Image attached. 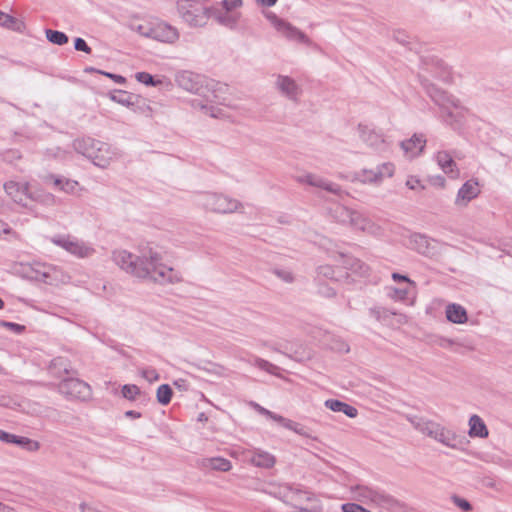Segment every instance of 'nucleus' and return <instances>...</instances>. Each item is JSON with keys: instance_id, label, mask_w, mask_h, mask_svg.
Listing matches in <instances>:
<instances>
[{"instance_id": "f257e3e1", "label": "nucleus", "mask_w": 512, "mask_h": 512, "mask_svg": "<svg viewBox=\"0 0 512 512\" xmlns=\"http://www.w3.org/2000/svg\"><path fill=\"white\" fill-rule=\"evenodd\" d=\"M428 96L439 106L443 122L454 130L459 129L468 111L458 99L428 81L422 82Z\"/></svg>"}, {"instance_id": "f03ea898", "label": "nucleus", "mask_w": 512, "mask_h": 512, "mask_svg": "<svg viewBox=\"0 0 512 512\" xmlns=\"http://www.w3.org/2000/svg\"><path fill=\"white\" fill-rule=\"evenodd\" d=\"M406 419L417 431L444 446L455 450H464L468 444V440L464 436L437 422L416 415H407Z\"/></svg>"}, {"instance_id": "7ed1b4c3", "label": "nucleus", "mask_w": 512, "mask_h": 512, "mask_svg": "<svg viewBox=\"0 0 512 512\" xmlns=\"http://www.w3.org/2000/svg\"><path fill=\"white\" fill-rule=\"evenodd\" d=\"M349 491L354 500L367 505H375L386 509L396 510L405 508V504L385 491L364 484L350 485Z\"/></svg>"}, {"instance_id": "20e7f679", "label": "nucleus", "mask_w": 512, "mask_h": 512, "mask_svg": "<svg viewBox=\"0 0 512 512\" xmlns=\"http://www.w3.org/2000/svg\"><path fill=\"white\" fill-rule=\"evenodd\" d=\"M149 275L141 279L149 280L160 285L177 284L183 281L180 271L162 263V256L153 249L147 250V261L145 264Z\"/></svg>"}, {"instance_id": "39448f33", "label": "nucleus", "mask_w": 512, "mask_h": 512, "mask_svg": "<svg viewBox=\"0 0 512 512\" xmlns=\"http://www.w3.org/2000/svg\"><path fill=\"white\" fill-rule=\"evenodd\" d=\"M195 202L205 210L221 214L234 213L243 208L242 203L237 199L211 192L198 194Z\"/></svg>"}, {"instance_id": "423d86ee", "label": "nucleus", "mask_w": 512, "mask_h": 512, "mask_svg": "<svg viewBox=\"0 0 512 512\" xmlns=\"http://www.w3.org/2000/svg\"><path fill=\"white\" fill-rule=\"evenodd\" d=\"M112 260L120 269L134 277L141 279L142 276L149 275L145 266L147 251H144L141 256H136L127 250H114Z\"/></svg>"}, {"instance_id": "0eeeda50", "label": "nucleus", "mask_w": 512, "mask_h": 512, "mask_svg": "<svg viewBox=\"0 0 512 512\" xmlns=\"http://www.w3.org/2000/svg\"><path fill=\"white\" fill-rule=\"evenodd\" d=\"M51 242L77 258H88L95 253L89 243L71 235H56L51 238Z\"/></svg>"}, {"instance_id": "6e6552de", "label": "nucleus", "mask_w": 512, "mask_h": 512, "mask_svg": "<svg viewBox=\"0 0 512 512\" xmlns=\"http://www.w3.org/2000/svg\"><path fill=\"white\" fill-rule=\"evenodd\" d=\"M395 167L391 162H385L374 169H362L352 176L353 182L362 184H380L385 178L393 176Z\"/></svg>"}, {"instance_id": "1a4fd4ad", "label": "nucleus", "mask_w": 512, "mask_h": 512, "mask_svg": "<svg viewBox=\"0 0 512 512\" xmlns=\"http://www.w3.org/2000/svg\"><path fill=\"white\" fill-rule=\"evenodd\" d=\"M58 391L68 399L86 400L90 397V386L74 377L63 379L58 385Z\"/></svg>"}, {"instance_id": "9d476101", "label": "nucleus", "mask_w": 512, "mask_h": 512, "mask_svg": "<svg viewBox=\"0 0 512 512\" xmlns=\"http://www.w3.org/2000/svg\"><path fill=\"white\" fill-rule=\"evenodd\" d=\"M358 131L360 139L370 148L377 152H384L388 149V143L385 136L380 131H376L368 125L359 124Z\"/></svg>"}, {"instance_id": "9b49d317", "label": "nucleus", "mask_w": 512, "mask_h": 512, "mask_svg": "<svg viewBox=\"0 0 512 512\" xmlns=\"http://www.w3.org/2000/svg\"><path fill=\"white\" fill-rule=\"evenodd\" d=\"M436 241L420 233H413L408 238V246L417 253L432 257L437 253Z\"/></svg>"}, {"instance_id": "f8f14e48", "label": "nucleus", "mask_w": 512, "mask_h": 512, "mask_svg": "<svg viewBox=\"0 0 512 512\" xmlns=\"http://www.w3.org/2000/svg\"><path fill=\"white\" fill-rule=\"evenodd\" d=\"M207 12L219 25L230 30H236L242 18V13L240 11L210 8L207 9Z\"/></svg>"}, {"instance_id": "ddd939ff", "label": "nucleus", "mask_w": 512, "mask_h": 512, "mask_svg": "<svg viewBox=\"0 0 512 512\" xmlns=\"http://www.w3.org/2000/svg\"><path fill=\"white\" fill-rule=\"evenodd\" d=\"M178 10L183 20L189 25L197 27L205 24L207 10L203 12L198 6L190 2L180 4Z\"/></svg>"}, {"instance_id": "4468645a", "label": "nucleus", "mask_w": 512, "mask_h": 512, "mask_svg": "<svg viewBox=\"0 0 512 512\" xmlns=\"http://www.w3.org/2000/svg\"><path fill=\"white\" fill-rule=\"evenodd\" d=\"M275 86L287 99L298 102L302 89L293 78L286 75H278Z\"/></svg>"}, {"instance_id": "2eb2a0df", "label": "nucleus", "mask_w": 512, "mask_h": 512, "mask_svg": "<svg viewBox=\"0 0 512 512\" xmlns=\"http://www.w3.org/2000/svg\"><path fill=\"white\" fill-rule=\"evenodd\" d=\"M44 182L50 184L54 189L66 194L75 195L81 190L78 181L66 178L61 175L48 174L44 177Z\"/></svg>"}, {"instance_id": "dca6fc26", "label": "nucleus", "mask_w": 512, "mask_h": 512, "mask_svg": "<svg viewBox=\"0 0 512 512\" xmlns=\"http://www.w3.org/2000/svg\"><path fill=\"white\" fill-rule=\"evenodd\" d=\"M152 39L159 42L172 44L179 38L178 30L164 22L153 24Z\"/></svg>"}, {"instance_id": "f3484780", "label": "nucleus", "mask_w": 512, "mask_h": 512, "mask_svg": "<svg viewBox=\"0 0 512 512\" xmlns=\"http://www.w3.org/2000/svg\"><path fill=\"white\" fill-rule=\"evenodd\" d=\"M350 226L371 235H379L381 227L359 211L353 210Z\"/></svg>"}, {"instance_id": "a211bd4d", "label": "nucleus", "mask_w": 512, "mask_h": 512, "mask_svg": "<svg viewBox=\"0 0 512 512\" xmlns=\"http://www.w3.org/2000/svg\"><path fill=\"white\" fill-rule=\"evenodd\" d=\"M0 441L8 444H15L30 452H35L40 448V443L38 441L14 435L4 430H0Z\"/></svg>"}, {"instance_id": "6ab92c4d", "label": "nucleus", "mask_w": 512, "mask_h": 512, "mask_svg": "<svg viewBox=\"0 0 512 512\" xmlns=\"http://www.w3.org/2000/svg\"><path fill=\"white\" fill-rule=\"evenodd\" d=\"M4 189L15 203L22 206L28 205L30 196L26 184H19L17 182L10 181L4 184Z\"/></svg>"}, {"instance_id": "aec40b11", "label": "nucleus", "mask_w": 512, "mask_h": 512, "mask_svg": "<svg viewBox=\"0 0 512 512\" xmlns=\"http://www.w3.org/2000/svg\"><path fill=\"white\" fill-rule=\"evenodd\" d=\"M480 193L478 183L473 180L466 181L458 190L455 204L458 206H466L471 200L476 198Z\"/></svg>"}, {"instance_id": "412c9836", "label": "nucleus", "mask_w": 512, "mask_h": 512, "mask_svg": "<svg viewBox=\"0 0 512 512\" xmlns=\"http://www.w3.org/2000/svg\"><path fill=\"white\" fill-rule=\"evenodd\" d=\"M176 82L181 88L192 93H199L202 88L201 77L189 71L178 73Z\"/></svg>"}, {"instance_id": "4be33fe9", "label": "nucleus", "mask_w": 512, "mask_h": 512, "mask_svg": "<svg viewBox=\"0 0 512 512\" xmlns=\"http://www.w3.org/2000/svg\"><path fill=\"white\" fill-rule=\"evenodd\" d=\"M249 461L252 465L256 467L270 469L275 465L276 458L271 453L256 448L250 451Z\"/></svg>"}, {"instance_id": "5701e85b", "label": "nucleus", "mask_w": 512, "mask_h": 512, "mask_svg": "<svg viewBox=\"0 0 512 512\" xmlns=\"http://www.w3.org/2000/svg\"><path fill=\"white\" fill-rule=\"evenodd\" d=\"M324 405L331 411L343 413L349 418H355L358 414V411L355 407L337 399H327L324 402Z\"/></svg>"}, {"instance_id": "b1692460", "label": "nucleus", "mask_w": 512, "mask_h": 512, "mask_svg": "<svg viewBox=\"0 0 512 512\" xmlns=\"http://www.w3.org/2000/svg\"><path fill=\"white\" fill-rule=\"evenodd\" d=\"M425 144L426 139L422 134H414L410 139L402 141L401 147L405 152L417 155L424 149Z\"/></svg>"}, {"instance_id": "393cba45", "label": "nucleus", "mask_w": 512, "mask_h": 512, "mask_svg": "<svg viewBox=\"0 0 512 512\" xmlns=\"http://www.w3.org/2000/svg\"><path fill=\"white\" fill-rule=\"evenodd\" d=\"M49 369L57 377H61L63 374H76L69 360L64 357L54 358L50 363Z\"/></svg>"}, {"instance_id": "a878e982", "label": "nucleus", "mask_w": 512, "mask_h": 512, "mask_svg": "<svg viewBox=\"0 0 512 512\" xmlns=\"http://www.w3.org/2000/svg\"><path fill=\"white\" fill-rule=\"evenodd\" d=\"M446 317L450 322L456 324H463L468 319L466 309L463 306L455 303L447 305Z\"/></svg>"}, {"instance_id": "bb28decb", "label": "nucleus", "mask_w": 512, "mask_h": 512, "mask_svg": "<svg viewBox=\"0 0 512 512\" xmlns=\"http://www.w3.org/2000/svg\"><path fill=\"white\" fill-rule=\"evenodd\" d=\"M100 147L102 148H99L96 155H94L93 164L100 168H106L114 158L115 152L107 143L105 145H100Z\"/></svg>"}, {"instance_id": "cd10ccee", "label": "nucleus", "mask_w": 512, "mask_h": 512, "mask_svg": "<svg viewBox=\"0 0 512 512\" xmlns=\"http://www.w3.org/2000/svg\"><path fill=\"white\" fill-rule=\"evenodd\" d=\"M468 424L470 437L486 438L488 436V429L484 421L478 415H472Z\"/></svg>"}, {"instance_id": "c85d7f7f", "label": "nucleus", "mask_w": 512, "mask_h": 512, "mask_svg": "<svg viewBox=\"0 0 512 512\" xmlns=\"http://www.w3.org/2000/svg\"><path fill=\"white\" fill-rule=\"evenodd\" d=\"M279 25L280 29L278 30V32H280L286 38L304 43L308 41L307 36L298 28L292 26L290 23L285 21L284 23H280Z\"/></svg>"}, {"instance_id": "c756f323", "label": "nucleus", "mask_w": 512, "mask_h": 512, "mask_svg": "<svg viewBox=\"0 0 512 512\" xmlns=\"http://www.w3.org/2000/svg\"><path fill=\"white\" fill-rule=\"evenodd\" d=\"M436 162L439 167L446 174L455 173L454 168L456 167V163L453 160L452 156L446 151H439L435 156Z\"/></svg>"}, {"instance_id": "7c9ffc66", "label": "nucleus", "mask_w": 512, "mask_h": 512, "mask_svg": "<svg viewBox=\"0 0 512 512\" xmlns=\"http://www.w3.org/2000/svg\"><path fill=\"white\" fill-rule=\"evenodd\" d=\"M93 145H98L97 140L90 138V137L76 139L73 142L74 150L77 153L82 154L86 158L91 156V151L93 150Z\"/></svg>"}, {"instance_id": "2f4dec72", "label": "nucleus", "mask_w": 512, "mask_h": 512, "mask_svg": "<svg viewBox=\"0 0 512 512\" xmlns=\"http://www.w3.org/2000/svg\"><path fill=\"white\" fill-rule=\"evenodd\" d=\"M93 145H98L97 140L90 138V137L76 139L73 142L74 150L77 153L82 154L86 158L91 156V151L93 150Z\"/></svg>"}, {"instance_id": "473e14b6", "label": "nucleus", "mask_w": 512, "mask_h": 512, "mask_svg": "<svg viewBox=\"0 0 512 512\" xmlns=\"http://www.w3.org/2000/svg\"><path fill=\"white\" fill-rule=\"evenodd\" d=\"M313 187L324 189L332 194L341 195L342 189L340 185L333 183L323 177L315 175L314 181L312 182Z\"/></svg>"}, {"instance_id": "72a5a7b5", "label": "nucleus", "mask_w": 512, "mask_h": 512, "mask_svg": "<svg viewBox=\"0 0 512 512\" xmlns=\"http://www.w3.org/2000/svg\"><path fill=\"white\" fill-rule=\"evenodd\" d=\"M203 465L217 471H229L232 464L228 459L222 457L207 458L204 460Z\"/></svg>"}, {"instance_id": "f704fd0d", "label": "nucleus", "mask_w": 512, "mask_h": 512, "mask_svg": "<svg viewBox=\"0 0 512 512\" xmlns=\"http://www.w3.org/2000/svg\"><path fill=\"white\" fill-rule=\"evenodd\" d=\"M279 424H281L283 427H285L286 429L288 430H291L301 436H304V437H307V438H310L311 437V434L309 432V430L303 426L302 424L300 423H297L295 421H292L290 419H287L283 416H281L280 420L278 421Z\"/></svg>"}, {"instance_id": "c9c22d12", "label": "nucleus", "mask_w": 512, "mask_h": 512, "mask_svg": "<svg viewBox=\"0 0 512 512\" xmlns=\"http://www.w3.org/2000/svg\"><path fill=\"white\" fill-rule=\"evenodd\" d=\"M353 210L342 205H336L331 210V216L339 223L350 224Z\"/></svg>"}, {"instance_id": "e433bc0d", "label": "nucleus", "mask_w": 512, "mask_h": 512, "mask_svg": "<svg viewBox=\"0 0 512 512\" xmlns=\"http://www.w3.org/2000/svg\"><path fill=\"white\" fill-rule=\"evenodd\" d=\"M247 363L258 367L259 369H261L271 375H275V376L279 375L278 371L280 370V368L278 366L270 363L267 360L259 358L257 356H253L251 360H247Z\"/></svg>"}, {"instance_id": "4c0bfd02", "label": "nucleus", "mask_w": 512, "mask_h": 512, "mask_svg": "<svg viewBox=\"0 0 512 512\" xmlns=\"http://www.w3.org/2000/svg\"><path fill=\"white\" fill-rule=\"evenodd\" d=\"M0 26L21 32L24 28V23L9 14L0 11Z\"/></svg>"}, {"instance_id": "58836bf2", "label": "nucleus", "mask_w": 512, "mask_h": 512, "mask_svg": "<svg viewBox=\"0 0 512 512\" xmlns=\"http://www.w3.org/2000/svg\"><path fill=\"white\" fill-rule=\"evenodd\" d=\"M173 395L172 388L168 384H162L158 387L156 392L157 401L161 405H167L170 403Z\"/></svg>"}, {"instance_id": "ea45409f", "label": "nucleus", "mask_w": 512, "mask_h": 512, "mask_svg": "<svg viewBox=\"0 0 512 512\" xmlns=\"http://www.w3.org/2000/svg\"><path fill=\"white\" fill-rule=\"evenodd\" d=\"M47 39L56 45H64L68 42V36L61 31L47 29L45 31Z\"/></svg>"}, {"instance_id": "a19ab883", "label": "nucleus", "mask_w": 512, "mask_h": 512, "mask_svg": "<svg viewBox=\"0 0 512 512\" xmlns=\"http://www.w3.org/2000/svg\"><path fill=\"white\" fill-rule=\"evenodd\" d=\"M370 315L379 322L386 323L395 313L382 307H374L369 310Z\"/></svg>"}, {"instance_id": "79ce46f5", "label": "nucleus", "mask_w": 512, "mask_h": 512, "mask_svg": "<svg viewBox=\"0 0 512 512\" xmlns=\"http://www.w3.org/2000/svg\"><path fill=\"white\" fill-rule=\"evenodd\" d=\"M121 393L124 398L133 401L140 394V389L134 384H125L122 387Z\"/></svg>"}, {"instance_id": "37998d69", "label": "nucleus", "mask_w": 512, "mask_h": 512, "mask_svg": "<svg viewBox=\"0 0 512 512\" xmlns=\"http://www.w3.org/2000/svg\"><path fill=\"white\" fill-rule=\"evenodd\" d=\"M135 78L137 81L147 86H157L161 84L160 80H155L154 77L147 72H137Z\"/></svg>"}, {"instance_id": "c03bdc74", "label": "nucleus", "mask_w": 512, "mask_h": 512, "mask_svg": "<svg viewBox=\"0 0 512 512\" xmlns=\"http://www.w3.org/2000/svg\"><path fill=\"white\" fill-rule=\"evenodd\" d=\"M192 106L194 109L203 110L205 114H208L212 117L217 116V114L214 111V108L210 106L208 103H204L202 100L194 99L192 101Z\"/></svg>"}, {"instance_id": "a18cd8bd", "label": "nucleus", "mask_w": 512, "mask_h": 512, "mask_svg": "<svg viewBox=\"0 0 512 512\" xmlns=\"http://www.w3.org/2000/svg\"><path fill=\"white\" fill-rule=\"evenodd\" d=\"M251 406L258 412L260 413L261 415H264L268 418H270L271 420L275 421V422H278L281 418V415L279 414H276L264 407H262L261 405H259L258 403H255V402H252L251 403Z\"/></svg>"}, {"instance_id": "49530a36", "label": "nucleus", "mask_w": 512, "mask_h": 512, "mask_svg": "<svg viewBox=\"0 0 512 512\" xmlns=\"http://www.w3.org/2000/svg\"><path fill=\"white\" fill-rule=\"evenodd\" d=\"M318 276H322L329 280H338L335 269L330 265H322L318 267Z\"/></svg>"}, {"instance_id": "de8ad7c7", "label": "nucleus", "mask_w": 512, "mask_h": 512, "mask_svg": "<svg viewBox=\"0 0 512 512\" xmlns=\"http://www.w3.org/2000/svg\"><path fill=\"white\" fill-rule=\"evenodd\" d=\"M347 264H349V269L355 272L365 274L368 271V267L358 259L348 258Z\"/></svg>"}, {"instance_id": "09e8293b", "label": "nucleus", "mask_w": 512, "mask_h": 512, "mask_svg": "<svg viewBox=\"0 0 512 512\" xmlns=\"http://www.w3.org/2000/svg\"><path fill=\"white\" fill-rule=\"evenodd\" d=\"M318 293L324 297L330 298L336 295V289L332 286H329L327 283L319 282Z\"/></svg>"}, {"instance_id": "8fccbe9b", "label": "nucleus", "mask_w": 512, "mask_h": 512, "mask_svg": "<svg viewBox=\"0 0 512 512\" xmlns=\"http://www.w3.org/2000/svg\"><path fill=\"white\" fill-rule=\"evenodd\" d=\"M222 9L230 11H238L243 5L242 0H222Z\"/></svg>"}, {"instance_id": "3c124183", "label": "nucleus", "mask_w": 512, "mask_h": 512, "mask_svg": "<svg viewBox=\"0 0 512 512\" xmlns=\"http://www.w3.org/2000/svg\"><path fill=\"white\" fill-rule=\"evenodd\" d=\"M130 96L124 92V91H119L118 92V95H111V99L119 104H122L124 106H129L131 103L130 101Z\"/></svg>"}, {"instance_id": "603ef678", "label": "nucleus", "mask_w": 512, "mask_h": 512, "mask_svg": "<svg viewBox=\"0 0 512 512\" xmlns=\"http://www.w3.org/2000/svg\"><path fill=\"white\" fill-rule=\"evenodd\" d=\"M341 508L343 512H372L357 503H345Z\"/></svg>"}, {"instance_id": "864d4df0", "label": "nucleus", "mask_w": 512, "mask_h": 512, "mask_svg": "<svg viewBox=\"0 0 512 512\" xmlns=\"http://www.w3.org/2000/svg\"><path fill=\"white\" fill-rule=\"evenodd\" d=\"M273 273L283 281L290 283L294 280L293 274L289 270L285 269H274Z\"/></svg>"}, {"instance_id": "5fc2aeb1", "label": "nucleus", "mask_w": 512, "mask_h": 512, "mask_svg": "<svg viewBox=\"0 0 512 512\" xmlns=\"http://www.w3.org/2000/svg\"><path fill=\"white\" fill-rule=\"evenodd\" d=\"M452 500H453V503L457 507H459L461 510H463L465 512H468V511H470L472 509L471 504L467 500H465L463 498H460L458 496H453Z\"/></svg>"}, {"instance_id": "6e6d98bb", "label": "nucleus", "mask_w": 512, "mask_h": 512, "mask_svg": "<svg viewBox=\"0 0 512 512\" xmlns=\"http://www.w3.org/2000/svg\"><path fill=\"white\" fill-rule=\"evenodd\" d=\"M328 345L332 350H336L338 352H348L349 351V346L340 339H333V343H330Z\"/></svg>"}, {"instance_id": "4d7b16f0", "label": "nucleus", "mask_w": 512, "mask_h": 512, "mask_svg": "<svg viewBox=\"0 0 512 512\" xmlns=\"http://www.w3.org/2000/svg\"><path fill=\"white\" fill-rule=\"evenodd\" d=\"M135 30L142 36L152 38L153 25L151 24H139Z\"/></svg>"}, {"instance_id": "13d9d810", "label": "nucleus", "mask_w": 512, "mask_h": 512, "mask_svg": "<svg viewBox=\"0 0 512 512\" xmlns=\"http://www.w3.org/2000/svg\"><path fill=\"white\" fill-rule=\"evenodd\" d=\"M1 326L8 328L16 334H21L25 330V326L8 321H1Z\"/></svg>"}, {"instance_id": "bf43d9fd", "label": "nucleus", "mask_w": 512, "mask_h": 512, "mask_svg": "<svg viewBox=\"0 0 512 512\" xmlns=\"http://www.w3.org/2000/svg\"><path fill=\"white\" fill-rule=\"evenodd\" d=\"M74 48L77 50V51H82V52H85V53H91V48L88 46V44L86 43V41L80 37L76 38L75 41H74Z\"/></svg>"}, {"instance_id": "052dcab7", "label": "nucleus", "mask_w": 512, "mask_h": 512, "mask_svg": "<svg viewBox=\"0 0 512 512\" xmlns=\"http://www.w3.org/2000/svg\"><path fill=\"white\" fill-rule=\"evenodd\" d=\"M315 174L307 173L301 176L296 177V181L302 184H308L312 186V182L314 181Z\"/></svg>"}, {"instance_id": "680f3d73", "label": "nucleus", "mask_w": 512, "mask_h": 512, "mask_svg": "<svg viewBox=\"0 0 512 512\" xmlns=\"http://www.w3.org/2000/svg\"><path fill=\"white\" fill-rule=\"evenodd\" d=\"M393 295L391 297L396 300H404L408 296V290L407 289H393Z\"/></svg>"}, {"instance_id": "e2e57ef3", "label": "nucleus", "mask_w": 512, "mask_h": 512, "mask_svg": "<svg viewBox=\"0 0 512 512\" xmlns=\"http://www.w3.org/2000/svg\"><path fill=\"white\" fill-rule=\"evenodd\" d=\"M99 73L113 79V81L115 83H118V84H124L126 82V79L121 76V75H117V74H112V73H108V72H103V71H98Z\"/></svg>"}, {"instance_id": "0e129e2a", "label": "nucleus", "mask_w": 512, "mask_h": 512, "mask_svg": "<svg viewBox=\"0 0 512 512\" xmlns=\"http://www.w3.org/2000/svg\"><path fill=\"white\" fill-rule=\"evenodd\" d=\"M266 17L270 20L272 25L275 27V29L278 31L280 29V23H284L285 21L278 18L274 13H269L266 15Z\"/></svg>"}, {"instance_id": "69168bd1", "label": "nucleus", "mask_w": 512, "mask_h": 512, "mask_svg": "<svg viewBox=\"0 0 512 512\" xmlns=\"http://www.w3.org/2000/svg\"><path fill=\"white\" fill-rule=\"evenodd\" d=\"M143 377L146 378L150 382L156 381L159 379V375L154 369L143 371Z\"/></svg>"}, {"instance_id": "338daca9", "label": "nucleus", "mask_w": 512, "mask_h": 512, "mask_svg": "<svg viewBox=\"0 0 512 512\" xmlns=\"http://www.w3.org/2000/svg\"><path fill=\"white\" fill-rule=\"evenodd\" d=\"M406 186L409 189H411V190H415L418 187L423 188V186H421V184H420V181L417 178H414V177H410V178L407 179Z\"/></svg>"}, {"instance_id": "774afa93", "label": "nucleus", "mask_w": 512, "mask_h": 512, "mask_svg": "<svg viewBox=\"0 0 512 512\" xmlns=\"http://www.w3.org/2000/svg\"><path fill=\"white\" fill-rule=\"evenodd\" d=\"M81 512H98V510L87 503L80 504Z\"/></svg>"}]
</instances>
